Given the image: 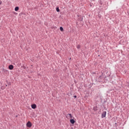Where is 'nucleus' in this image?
<instances>
[{
	"label": "nucleus",
	"mask_w": 129,
	"mask_h": 129,
	"mask_svg": "<svg viewBox=\"0 0 129 129\" xmlns=\"http://www.w3.org/2000/svg\"><path fill=\"white\" fill-rule=\"evenodd\" d=\"M67 118H68V119H72L73 118V116H72L71 114H68L67 115Z\"/></svg>",
	"instance_id": "1"
},
{
	"label": "nucleus",
	"mask_w": 129,
	"mask_h": 129,
	"mask_svg": "<svg viewBox=\"0 0 129 129\" xmlns=\"http://www.w3.org/2000/svg\"><path fill=\"white\" fill-rule=\"evenodd\" d=\"M105 116H106V111H105L102 113L101 118H104V117H105Z\"/></svg>",
	"instance_id": "2"
},
{
	"label": "nucleus",
	"mask_w": 129,
	"mask_h": 129,
	"mask_svg": "<svg viewBox=\"0 0 129 129\" xmlns=\"http://www.w3.org/2000/svg\"><path fill=\"white\" fill-rule=\"evenodd\" d=\"M26 125L28 127H31L32 126V123H31L30 121H28Z\"/></svg>",
	"instance_id": "3"
},
{
	"label": "nucleus",
	"mask_w": 129,
	"mask_h": 129,
	"mask_svg": "<svg viewBox=\"0 0 129 129\" xmlns=\"http://www.w3.org/2000/svg\"><path fill=\"white\" fill-rule=\"evenodd\" d=\"M31 107L32 108H33V109H35L37 108V105H36L35 104H33L31 105Z\"/></svg>",
	"instance_id": "4"
},
{
	"label": "nucleus",
	"mask_w": 129,
	"mask_h": 129,
	"mask_svg": "<svg viewBox=\"0 0 129 129\" xmlns=\"http://www.w3.org/2000/svg\"><path fill=\"white\" fill-rule=\"evenodd\" d=\"M9 68L10 70H13V69H14V66L11 64L9 66Z\"/></svg>",
	"instance_id": "5"
},
{
	"label": "nucleus",
	"mask_w": 129,
	"mask_h": 129,
	"mask_svg": "<svg viewBox=\"0 0 129 129\" xmlns=\"http://www.w3.org/2000/svg\"><path fill=\"white\" fill-rule=\"evenodd\" d=\"M70 122H71L72 124H74V123H75V120L72 118L70 119Z\"/></svg>",
	"instance_id": "6"
},
{
	"label": "nucleus",
	"mask_w": 129,
	"mask_h": 129,
	"mask_svg": "<svg viewBox=\"0 0 129 129\" xmlns=\"http://www.w3.org/2000/svg\"><path fill=\"white\" fill-rule=\"evenodd\" d=\"M19 11V7H16L15 8V12H18Z\"/></svg>",
	"instance_id": "7"
},
{
	"label": "nucleus",
	"mask_w": 129,
	"mask_h": 129,
	"mask_svg": "<svg viewBox=\"0 0 129 129\" xmlns=\"http://www.w3.org/2000/svg\"><path fill=\"white\" fill-rule=\"evenodd\" d=\"M60 30L61 32H63V31H64V29H63V27H60Z\"/></svg>",
	"instance_id": "8"
},
{
	"label": "nucleus",
	"mask_w": 129,
	"mask_h": 129,
	"mask_svg": "<svg viewBox=\"0 0 129 129\" xmlns=\"http://www.w3.org/2000/svg\"><path fill=\"white\" fill-rule=\"evenodd\" d=\"M81 46H80V45H78L77 46V49H80V48H81Z\"/></svg>",
	"instance_id": "9"
},
{
	"label": "nucleus",
	"mask_w": 129,
	"mask_h": 129,
	"mask_svg": "<svg viewBox=\"0 0 129 129\" xmlns=\"http://www.w3.org/2000/svg\"><path fill=\"white\" fill-rule=\"evenodd\" d=\"M56 10V12H60V10H59V8H57Z\"/></svg>",
	"instance_id": "10"
},
{
	"label": "nucleus",
	"mask_w": 129,
	"mask_h": 129,
	"mask_svg": "<svg viewBox=\"0 0 129 129\" xmlns=\"http://www.w3.org/2000/svg\"><path fill=\"white\" fill-rule=\"evenodd\" d=\"M74 97H75V98H76V97H77V96H74Z\"/></svg>",
	"instance_id": "11"
},
{
	"label": "nucleus",
	"mask_w": 129,
	"mask_h": 129,
	"mask_svg": "<svg viewBox=\"0 0 129 129\" xmlns=\"http://www.w3.org/2000/svg\"><path fill=\"white\" fill-rule=\"evenodd\" d=\"M2 4V2H0V5H1Z\"/></svg>",
	"instance_id": "12"
}]
</instances>
